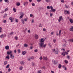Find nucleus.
<instances>
[{"label": "nucleus", "mask_w": 73, "mask_h": 73, "mask_svg": "<svg viewBox=\"0 0 73 73\" xmlns=\"http://www.w3.org/2000/svg\"><path fill=\"white\" fill-rule=\"evenodd\" d=\"M45 41V39L44 38H41L40 41V46L42 47V45H44V42Z\"/></svg>", "instance_id": "obj_1"}, {"label": "nucleus", "mask_w": 73, "mask_h": 73, "mask_svg": "<svg viewBox=\"0 0 73 73\" xmlns=\"http://www.w3.org/2000/svg\"><path fill=\"white\" fill-rule=\"evenodd\" d=\"M52 52H54L55 54H57L58 53V50L57 48H56V49H53Z\"/></svg>", "instance_id": "obj_2"}, {"label": "nucleus", "mask_w": 73, "mask_h": 73, "mask_svg": "<svg viewBox=\"0 0 73 73\" xmlns=\"http://www.w3.org/2000/svg\"><path fill=\"white\" fill-rule=\"evenodd\" d=\"M64 11L65 15H66L67 14H68V15H69V14H70V12L68 11L64 10Z\"/></svg>", "instance_id": "obj_3"}, {"label": "nucleus", "mask_w": 73, "mask_h": 73, "mask_svg": "<svg viewBox=\"0 0 73 73\" xmlns=\"http://www.w3.org/2000/svg\"><path fill=\"white\" fill-rule=\"evenodd\" d=\"M68 54V52H65V51H63V52H62V55L63 56H65V54Z\"/></svg>", "instance_id": "obj_4"}, {"label": "nucleus", "mask_w": 73, "mask_h": 73, "mask_svg": "<svg viewBox=\"0 0 73 73\" xmlns=\"http://www.w3.org/2000/svg\"><path fill=\"white\" fill-rule=\"evenodd\" d=\"M28 4V2H25L23 3V5H24V6H27Z\"/></svg>", "instance_id": "obj_5"}, {"label": "nucleus", "mask_w": 73, "mask_h": 73, "mask_svg": "<svg viewBox=\"0 0 73 73\" xmlns=\"http://www.w3.org/2000/svg\"><path fill=\"white\" fill-rule=\"evenodd\" d=\"M69 29L70 31L73 32V27L71 26L70 28H69Z\"/></svg>", "instance_id": "obj_6"}, {"label": "nucleus", "mask_w": 73, "mask_h": 73, "mask_svg": "<svg viewBox=\"0 0 73 73\" xmlns=\"http://www.w3.org/2000/svg\"><path fill=\"white\" fill-rule=\"evenodd\" d=\"M12 53V51L11 50H10L9 51H7V54L8 55H9L10 54H11Z\"/></svg>", "instance_id": "obj_7"}, {"label": "nucleus", "mask_w": 73, "mask_h": 73, "mask_svg": "<svg viewBox=\"0 0 73 73\" xmlns=\"http://www.w3.org/2000/svg\"><path fill=\"white\" fill-rule=\"evenodd\" d=\"M6 36H7V35L5 34H4V35L2 34L0 36V37H1V38H3V37H6Z\"/></svg>", "instance_id": "obj_8"}, {"label": "nucleus", "mask_w": 73, "mask_h": 73, "mask_svg": "<svg viewBox=\"0 0 73 73\" xmlns=\"http://www.w3.org/2000/svg\"><path fill=\"white\" fill-rule=\"evenodd\" d=\"M10 58H12V59H13V58H15V56H14V55L12 54H11Z\"/></svg>", "instance_id": "obj_9"}, {"label": "nucleus", "mask_w": 73, "mask_h": 73, "mask_svg": "<svg viewBox=\"0 0 73 73\" xmlns=\"http://www.w3.org/2000/svg\"><path fill=\"white\" fill-rule=\"evenodd\" d=\"M21 22L23 25L25 24V22H24V19H21Z\"/></svg>", "instance_id": "obj_10"}, {"label": "nucleus", "mask_w": 73, "mask_h": 73, "mask_svg": "<svg viewBox=\"0 0 73 73\" xmlns=\"http://www.w3.org/2000/svg\"><path fill=\"white\" fill-rule=\"evenodd\" d=\"M27 53V52L26 51H23L22 52V54H23V55H25Z\"/></svg>", "instance_id": "obj_11"}, {"label": "nucleus", "mask_w": 73, "mask_h": 73, "mask_svg": "<svg viewBox=\"0 0 73 73\" xmlns=\"http://www.w3.org/2000/svg\"><path fill=\"white\" fill-rule=\"evenodd\" d=\"M5 49L6 50H8V49H9V47L8 45L6 46H5Z\"/></svg>", "instance_id": "obj_12"}, {"label": "nucleus", "mask_w": 73, "mask_h": 73, "mask_svg": "<svg viewBox=\"0 0 73 73\" xmlns=\"http://www.w3.org/2000/svg\"><path fill=\"white\" fill-rule=\"evenodd\" d=\"M7 64H8V62L7 61H5L3 62L4 65H7Z\"/></svg>", "instance_id": "obj_13"}, {"label": "nucleus", "mask_w": 73, "mask_h": 73, "mask_svg": "<svg viewBox=\"0 0 73 73\" xmlns=\"http://www.w3.org/2000/svg\"><path fill=\"white\" fill-rule=\"evenodd\" d=\"M9 19L11 20V22H13L14 20V18H12V17H10L9 18Z\"/></svg>", "instance_id": "obj_14"}, {"label": "nucleus", "mask_w": 73, "mask_h": 73, "mask_svg": "<svg viewBox=\"0 0 73 73\" xmlns=\"http://www.w3.org/2000/svg\"><path fill=\"white\" fill-rule=\"evenodd\" d=\"M35 36L36 39H38V35H37V34H35Z\"/></svg>", "instance_id": "obj_15"}, {"label": "nucleus", "mask_w": 73, "mask_h": 73, "mask_svg": "<svg viewBox=\"0 0 73 73\" xmlns=\"http://www.w3.org/2000/svg\"><path fill=\"white\" fill-rule=\"evenodd\" d=\"M61 19H62V16L60 17L58 20L59 22H60L61 21Z\"/></svg>", "instance_id": "obj_16"}, {"label": "nucleus", "mask_w": 73, "mask_h": 73, "mask_svg": "<svg viewBox=\"0 0 73 73\" xmlns=\"http://www.w3.org/2000/svg\"><path fill=\"white\" fill-rule=\"evenodd\" d=\"M8 10V8H6L4 11L3 12H6V11H7Z\"/></svg>", "instance_id": "obj_17"}, {"label": "nucleus", "mask_w": 73, "mask_h": 73, "mask_svg": "<svg viewBox=\"0 0 73 73\" xmlns=\"http://www.w3.org/2000/svg\"><path fill=\"white\" fill-rule=\"evenodd\" d=\"M43 58L44 60H48L47 57L43 56Z\"/></svg>", "instance_id": "obj_18"}, {"label": "nucleus", "mask_w": 73, "mask_h": 73, "mask_svg": "<svg viewBox=\"0 0 73 73\" xmlns=\"http://www.w3.org/2000/svg\"><path fill=\"white\" fill-rule=\"evenodd\" d=\"M23 15H22L21 16L19 17L20 19H22L23 17V16L24 15V14H23Z\"/></svg>", "instance_id": "obj_19"}, {"label": "nucleus", "mask_w": 73, "mask_h": 73, "mask_svg": "<svg viewBox=\"0 0 73 73\" xmlns=\"http://www.w3.org/2000/svg\"><path fill=\"white\" fill-rule=\"evenodd\" d=\"M69 20H70V21L71 23V24H72L73 22V20L72 19H70Z\"/></svg>", "instance_id": "obj_20"}, {"label": "nucleus", "mask_w": 73, "mask_h": 73, "mask_svg": "<svg viewBox=\"0 0 73 73\" xmlns=\"http://www.w3.org/2000/svg\"><path fill=\"white\" fill-rule=\"evenodd\" d=\"M61 66H62L61 65V64H59V65L58 66V67L59 69H60L61 68Z\"/></svg>", "instance_id": "obj_21"}, {"label": "nucleus", "mask_w": 73, "mask_h": 73, "mask_svg": "<svg viewBox=\"0 0 73 73\" xmlns=\"http://www.w3.org/2000/svg\"><path fill=\"white\" fill-rule=\"evenodd\" d=\"M5 58L9 60V55H7V56H6Z\"/></svg>", "instance_id": "obj_22"}, {"label": "nucleus", "mask_w": 73, "mask_h": 73, "mask_svg": "<svg viewBox=\"0 0 73 73\" xmlns=\"http://www.w3.org/2000/svg\"><path fill=\"white\" fill-rule=\"evenodd\" d=\"M21 65H24V62L21 61Z\"/></svg>", "instance_id": "obj_23"}, {"label": "nucleus", "mask_w": 73, "mask_h": 73, "mask_svg": "<svg viewBox=\"0 0 73 73\" xmlns=\"http://www.w3.org/2000/svg\"><path fill=\"white\" fill-rule=\"evenodd\" d=\"M13 11L14 12H16V9L15 8H13Z\"/></svg>", "instance_id": "obj_24"}, {"label": "nucleus", "mask_w": 73, "mask_h": 73, "mask_svg": "<svg viewBox=\"0 0 73 73\" xmlns=\"http://www.w3.org/2000/svg\"><path fill=\"white\" fill-rule=\"evenodd\" d=\"M16 5L17 6H19L20 5V3L19 2H18L17 3Z\"/></svg>", "instance_id": "obj_25"}, {"label": "nucleus", "mask_w": 73, "mask_h": 73, "mask_svg": "<svg viewBox=\"0 0 73 73\" xmlns=\"http://www.w3.org/2000/svg\"><path fill=\"white\" fill-rule=\"evenodd\" d=\"M4 1H5V3H8V4H9V2H8V0H4Z\"/></svg>", "instance_id": "obj_26"}, {"label": "nucleus", "mask_w": 73, "mask_h": 73, "mask_svg": "<svg viewBox=\"0 0 73 73\" xmlns=\"http://www.w3.org/2000/svg\"><path fill=\"white\" fill-rule=\"evenodd\" d=\"M51 11H52L53 12H56V10L54 9H52L51 10Z\"/></svg>", "instance_id": "obj_27"}, {"label": "nucleus", "mask_w": 73, "mask_h": 73, "mask_svg": "<svg viewBox=\"0 0 73 73\" xmlns=\"http://www.w3.org/2000/svg\"><path fill=\"white\" fill-rule=\"evenodd\" d=\"M62 31L61 30H59V35H60V34H61V33Z\"/></svg>", "instance_id": "obj_28"}, {"label": "nucleus", "mask_w": 73, "mask_h": 73, "mask_svg": "<svg viewBox=\"0 0 73 73\" xmlns=\"http://www.w3.org/2000/svg\"><path fill=\"white\" fill-rule=\"evenodd\" d=\"M9 68V64L7 65L6 66V68Z\"/></svg>", "instance_id": "obj_29"}, {"label": "nucleus", "mask_w": 73, "mask_h": 73, "mask_svg": "<svg viewBox=\"0 0 73 73\" xmlns=\"http://www.w3.org/2000/svg\"><path fill=\"white\" fill-rule=\"evenodd\" d=\"M24 46L25 47H27V46H28V45L26 44H24Z\"/></svg>", "instance_id": "obj_30"}, {"label": "nucleus", "mask_w": 73, "mask_h": 73, "mask_svg": "<svg viewBox=\"0 0 73 73\" xmlns=\"http://www.w3.org/2000/svg\"><path fill=\"white\" fill-rule=\"evenodd\" d=\"M19 21V20L17 19H15V22L16 23H18V22Z\"/></svg>", "instance_id": "obj_31"}, {"label": "nucleus", "mask_w": 73, "mask_h": 73, "mask_svg": "<svg viewBox=\"0 0 73 73\" xmlns=\"http://www.w3.org/2000/svg\"><path fill=\"white\" fill-rule=\"evenodd\" d=\"M64 62H65V64H68V61L66 60H64Z\"/></svg>", "instance_id": "obj_32"}, {"label": "nucleus", "mask_w": 73, "mask_h": 73, "mask_svg": "<svg viewBox=\"0 0 73 73\" xmlns=\"http://www.w3.org/2000/svg\"><path fill=\"white\" fill-rule=\"evenodd\" d=\"M1 30H2V28H1V27H0V33H1V32H2Z\"/></svg>", "instance_id": "obj_33"}, {"label": "nucleus", "mask_w": 73, "mask_h": 73, "mask_svg": "<svg viewBox=\"0 0 73 73\" xmlns=\"http://www.w3.org/2000/svg\"><path fill=\"white\" fill-rule=\"evenodd\" d=\"M42 26V24L40 23L39 25V27H41Z\"/></svg>", "instance_id": "obj_34"}, {"label": "nucleus", "mask_w": 73, "mask_h": 73, "mask_svg": "<svg viewBox=\"0 0 73 73\" xmlns=\"http://www.w3.org/2000/svg\"><path fill=\"white\" fill-rule=\"evenodd\" d=\"M15 40H17V39H18V38L17 37V36H15Z\"/></svg>", "instance_id": "obj_35"}, {"label": "nucleus", "mask_w": 73, "mask_h": 73, "mask_svg": "<svg viewBox=\"0 0 73 73\" xmlns=\"http://www.w3.org/2000/svg\"><path fill=\"white\" fill-rule=\"evenodd\" d=\"M46 46V44H44L43 46H42V47H43V48H45V46Z\"/></svg>", "instance_id": "obj_36"}, {"label": "nucleus", "mask_w": 73, "mask_h": 73, "mask_svg": "<svg viewBox=\"0 0 73 73\" xmlns=\"http://www.w3.org/2000/svg\"><path fill=\"white\" fill-rule=\"evenodd\" d=\"M52 62H53V63H54V64H57V62H56V61H55V60L54 61H52Z\"/></svg>", "instance_id": "obj_37"}, {"label": "nucleus", "mask_w": 73, "mask_h": 73, "mask_svg": "<svg viewBox=\"0 0 73 73\" xmlns=\"http://www.w3.org/2000/svg\"><path fill=\"white\" fill-rule=\"evenodd\" d=\"M61 3H64L65 2V1H64V0H61Z\"/></svg>", "instance_id": "obj_38"}, {"label": "nucleus", "mask_w": 73, "mask_h": 73, "mask_svg": "<svg viewBox=\"0 0 73 73\" xmlns=\"http://www.w3.org/2000/svg\"><path fill=\"white\" fill-rule=\"evenodd\" d=\"M28 20V19L26 18L24 19V21H27Z\"/></svg>", "instance_id": "obj_39"}, {"label": "nucleus", "mask_w": 73, "mask_h": 73, "mask_svg": "<svg viewBox=\"0 0 73 73\" xmlns=\"http://www.w3.org/2000/svg\"><path fill=\"white\" fill-rule=\"evenodd\" d=\"M18 52L19 53H20L21 51H20V49H19L18 50Z\"/></svg>", "instance_id": "obj_40"}, {"label": "nucleus", "mask_w": 73, "mask_h": 73, "mask_svg": "<svg viewBox=\"0 0 73 73\" xmlns=\"http://www.w3.org/2000/svg\"><path fill=\"white\" fill-rule=\"evenodd\" d=\"M56 40L55 39H53V42H54V43H55V42H56Z\"/></svg>", "instance_id": "obj_41"}, {"label": "nucleus", "mask_w": 73, "mask_h": 73, "mask_svg": "<svg viewBox=\"0 0 73 73\" xmlns=\"http://www.w3.org/2000/svg\"><path fill=\"white\" fill-rule=\"evenodd\" d=\"M3 22L4 23H7V21L6 20H5L3 21Z\"/></svg>", "instance_id": "obj_42"}, {"label": "nucleus", "mask_w": 73, "mask_h": 73, "mask_svg": "<svg viewBox=\"0 0 73 73\" xmlns=\"http://www.w3.org/2000/svg\"><path fill=\"white\" fill-rule=\"evenodd\" d=\"M27 28H26L25 29V31L24 32L25 33H26V32H27Z\"/></svg>", "instance_id": "obj_43"}, {"label": "nucleus", "mask_w": 73, "mask_h": 73, "mask_svg": "<svg viewBox=\"0 0 73 73\" xmlns=\"http://www.w3.org/2000/svg\"><path fill=\"white\" fill-rule=\"evenodd\" d=\"M22 69H23V67L21 66L20 67L19 69H20V70H22Z\"/></svg>", "instance_id": "obj_44"}, {"label": "nucleus", "mask_w": 73, "mask_h": 73, "mask_svg": "<svg viewBox=\"0 0 73 73\" xmlns=\"http://www.w3.org/2000/svg\"><path fill=\"white\" fill-rule=\"evenodd\" d=\"M13 32H11L10 33V35H13Z\"/></svg>", "instance_id": "obj_45"}, {"label": "nucleus", "mask_w": 73, "mask_h": 73, "mask_svg": "<svg viewBox=\"0 0 73 73\" xmlns=\"http://www.w3.org/2000/svg\"><path fill=\"white\" fill-rule=\"evenodd\" d=\"M43 31L45 32V31H46V29L45 28L43 29Z\"/></svg>", "instance_id": "obj_46"}, {"label": "nucleus", "mask_w": 73, "mask_h": 73, "mask_svg": "<svg viewBox=\"0 0 73 73\" xmlns=\"http://www.w3.org/2000/svg\"><path fill=\"white\" fill-rule=\"evenodd\" d=\"M52 16H53V14H52V13H50V17H52Z\"/></svg>", "instance_id": "obj_47"}, {"label": "nucleus", "mask_w": 73, "mask_h": 73, "mask_svg": "<svg viewBox=\"0 0 73 73\" xmlns=\"http://www.w3.org/2000/svg\"><path fill=\"white\" fill-rule=\"evenodd\" d=\"M32 5L33 6H35V3H33L32 4Z\"/></svg>", "instance_id": "obj_48"}, {"label": "nucleus", "mask_w": 73, "mask_h": 73, "mask_svg": "<svg viewBox=\"0 0 73 73\" xmlns=\"http://www.w3.org/2000/svg\"><path fill=\"white\" fill-rule=\"evenodd\" d=\"M41 70H39L38 71V73H41Z\"/></svg>", "instance_id": "obj_49"}, {"label": "nucleus", "mask_w": 73, "mask_h": 73, "mask_svg": "<svg viewBox=\"0 0 73 73\" xmlns=\"http://www.w3.org/2000/svg\"><path fill=\"white\" fill-rule=\"evenodd\" d=\"M47 9H50V7L49 6H47Z\"/></svg>", "instance_id": "obj_50"}, {"label": "nucleus", "mask_w": 73, "mask_h": 73, "mask_svg": "<svg viewBox=\"0 0 73 73\" xmlns=\"http://www.w3.org/2000/svg\"><path fill=\"white\" fill-rule=\"evenodd\" d=\"M50 8L51 10H52V9H53V7L52 6H51L50 7Z\"/></svg>", "instance_id": "obj_51"}, {"label": "nucleus", "mask_w": 73, "mask_h": 73, "mask_svg": "<svg viewBox=\"0 0 73 73\" xmlns=\"http://www.w3.org/2000/svg\"><path fill=\"white\" fill-rule=\"evenodd\" d=\"M39 59L40 60H42V56H40L39 58Z\"/></svg>", "instance_id": "obj_52"}, {"label": "nucleus", "mask_w": 73, "mask_h": 73, "mask_svg": "<svg viewBox=\"0 0 73 73\" xmlns=\"http://www.w3.org/2000/svg\"><path fill=\"white\" fill-rule=\"evenodd\" d=\"M45 1H46V3H48V2H49V0H45Z\"/></svg>", "instance_id": "obj_53"}, {"label": "nucleus", "mask_w": 73, "mask_h": 73, "mask_svg": "<svg viewBox=\"0 0 73 73\" xmlns=\"http://www.w3.org/2000/svg\"><path fill=\"white\" fill-rule=\"evenodd\" d=\"M34 57L33 56H32L31 57V59H32V60H33V59H34Z\"/></svg>", "instance_id": "obj_54"}, {"label": "nucleus", "mask_w": 73, "mask_h": 73, "mask_svg": "<svg viewBox=\"0 0 73 73\" xmlns=\"http://www.w3.org/2000/svg\"><path fill=\"white\" fill-rule=\"evenodd\" d=\"M65 7L66 8H69V6H67L66 5H65Z\"/></svg>", "instance_id": "obj_55"}, {"label": "nucleus", "mask_w": 73, "mask_h": 73, "mask_svg": "<svg viewBox=\"0 0 73 73\" xmlns=\"http://www.w3.org/2000/svg\"><path fill=\"white\" fill-rule=\"evenodd\" d=\"M31 58L30 57H29V58H28V60L29 61H30V60H31Z\"/></svg>", "instance_id": "obj_56"}, {"label": "nucleus", "mask_w": 73, "mask_h": 73, "mask_svg": "<svg viewBox=\"0 0 73 73\" xmlns=\"http://www.w3.org/2000/svg\"><path fill=\"white\" fill-rule=\"evenodd\" d=\"M30 49H32V48H33V47H32V46H31L30 47Z\"/></svg>", "instance_id": "obj_57"}, {"label": "nucleus", "mask_w": 73, "mask_h": 73, "mask_svg": "<svg viewBox=\"0 0 73 73\" xmlns=\"http://www.w3.org/2000/svg\"><path fill=\"white\" fill-rule=\"evenodd\" d=\"M34 52H37V49L35 50H34Z\"/></svg>", "instance_id": "obj_58"}, {"label": "nucleus", "mask_w": 73, "mask_h": 73, "mask_svg": "<svg viewBox=\"0 0 73 73\" xmlns=\"http://www.w3.org/2000/svg\"><path fill=\"white\" fill-rule=\"evenodd\" d=\"M67 58H68V59H69V58H70V56H67Z\"/></svg>", "instance_id": "obj_59"}, {"label": "nucleus", "mask_w": 73, "mask_h": 73, "mask_svg": "<svg viewBox=\"0 0 73 73\" xmlns=\"http://www.w3.org/2000/svg\"><path fill=\"white\" fill-rule=\"evenodd\" d=\"M32 65L33 66H35V64L34 63H32Z\"/></svg>", "instance_id": "obj_60"}, {"label": "nucleus", "mask_w": 73, "mask_h": 73, "mask_svg": "<svg viewBox=\"0 0 73 73\" xmlns=\"http://www.w3.org/2000/svg\"><path fill=\"white\" fill-rule=\"evenodd\" d=\"M27 31L28 33H30L31 32V31L30 30H28Z\"/></svg>", "instance_id": "obj_61"}, {"label": "nucleus", "mask_w": 73, "mask_h": 73, "mask_svg": "<svg viewBox=\"0 0 73 73\" xmlns=\"http://www.w3.org/2000/svg\"><path fill=\"white\" fill-rule=\"evenodd\" d=\"M71 5H73V2H71Z\"/></svg>", "instance_id": "obj_62"}, {"label": "nucleus", "mask_w": 73, "mask_h": 73, "mask_svg": "<svg viewBox=\"0 0 73 73\" xmlns=\"http://www.w3.org/2000/svg\"><path fill=\"white\" fill-rule=\"evenodd\" d=\"M8 72H10L11 71V69L9 68L8 70Z\"/></svg>", "instance_id": "obj_63"}, {"label": "nucleus", "mask_w": 73, "mask_h": 73, "mask_svg": "<svg viewBox=\"0 0 73 73\" xmlns=\"http://www.w3.org/2000/svg\"><path fill=\"white\" fill-rule=\"evenodd\" d=\"M30 17H33V15H32V14H30Z\"/></svg>", "instance_id": "obj_64"}]
</instances>
